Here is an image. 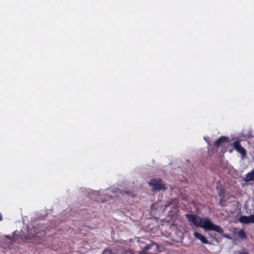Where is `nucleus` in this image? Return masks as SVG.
I'll list each match as a JSON object with an SVG mask.
<instances>
[{
	"mask_svg": "<svg viewBox=\"0 0 254 254\" xmlns=\"http://www.w3.org/2000/svg\"><path fill=\"white\" fill-rule=\"evenodd\" d=\"M200 227L203 228L206 231L213 230L219 234L223 233V229L220 226L214 224L211 220L209 218L202 219Z\"/></svg>",
	"mask_w": 254,
	"mask_h": 254,
	"instance_id": "1",
	"label": "nucleus"
},
{
	"mask_svg": "<svg viewBox=\"0 0 254 254\" xmlns=\"http://www.w3.org/2000/svg\"><path fill=\"white\" fill-rule=\"evenodd\" d=\"M238 254H250L247 251H241L239 252Z\"/></svg>",
	"mask_w": 254,
	"mask_h": 254,
	"instance_id": "12",
	"label": "nucleus"
},
{
	"mask_svg": "<svg viewBox=\"0 0 254 254\" xmlns=\"http://www.w3.org/2000/svg\"><path fill=\"white\" fill-rule=\"evenodd\" d=\"M238 236L241 239L246 238L247 236L245 231L243 230H241L238 233Z\"/></svg>",
	"mask_w": 254,
	"mask_h": 254,
	"instance_id": "9",
	"label": "nucleus"
},
{
	"mask_svg": "<svg viewBox=\"0 0 254 254\" xmlns=\"http://www.w3.org/2000/svg\"><path fill=\"white\" fill-rule=\"evenodd\" d=\"M233 146L236 150L240 153L243 157L246 156V150L242 146L240 142L239 141H235L233 144Z\"/></svg>",
	"mask_w": 254,
	"mask_h": 254,
	"instance_id": "4",
	"label": "nucleus"
},
{
	"mask_svg": "<svg viewBox=\"0 0 254 254\" xmlns=\"http://www.w3.org/2000/svg\"><path fill=\"white\" fill-rule=\"evenodd\" d=\"M239 221L242 223L249 224L254 223V215L249 216H242L239 218Z\"/></svg>",
	"mask_w": 254,
	"mask_h": 254,
	"instance_id": "5",
	"label": "nucleus"
},
{
	"mask_svg": "<svg viewBox=\"0 0 254 254\" xmlns=\"http://www.w3.org/2000/svg\"><path fill=\"white\" fill-rule=\"evenodd\" d=\"M224 237L227 238H230V237L226 234H224V232L221 234Z\"/></svg>",
	"mask_w": 254,
	"mask_h": 254,
	"instance_id": "13",
	"label": "nucleus"
},
{
	"mask_svg": "<svg viewBox=\"0 0 254 254\" xmlns=\"http://www.w3.org/2000/svg\"><path fill=\"white\" fill-rule=\"evenodd\" d=\"M155 245L156 246H157V244H152V245H151V244L148 245H147L146 247H145L144 248V249H143V251H142V253H143V254H146V252L148 250H150V249L151 248V247H152V246Z\"/></svg>",
	"mask_w": 254,
	"mask_h": 254,
	"instance_id": "10",
	"label": "nucleus"
},
{
	"mask_svg": "<svg viewBox=\"0 0 254 254\" xmlns=\"http://www.w3.org/2000/svg\"><path fill=\"white\" fill-rule=\"evenodd\" d=\"M2 220V217L1 214V213L0 212V221Z\"/></svg>",
	"mask_w": 254,
	"mask_h": 254,
	"instance_id": "14",
	"label": "nucleus"
},
{
	"mask_svg": "<svg viewBox=\"0 0 254 254\" xmlns=\"http://www.w3.org/2000/svg\"><path fill=\"white\" fill-rule=\"evenodd\" d=\"M244 180L247 182L254 181V168L251 172L246 174Z\"/></svg>",
	"mask_w": 254,
	"mask_h": 254,
	"instance_id": "8",
	"label": "nucleus"
},
{
	"mask_svg": "<svg viewBox=\"0 0 254 254\" xmlns=\"http://www.w3.org/2000/svg\"><path fill=\"white\" fill-rule=\"evenodd\" d=\"M148 184L153 191H160L166 189L165 185L163 183L161 179H151Z\"/></svg>",
	"mask_w": 254,
	"mask_h": 254,
	"instance_id": "2",
	"label": "nucleus"
},
{
	"mask_svg": "<svg viewBox=\"0 0 254 254\" xmlns=\"http://www.w3.org/2000/svg\"><path fill=\"white\" fill-rule=\"evenodd\" d=\"M226 200L224 199L223 198L220 199V201H219V204L221 206H224L226 205Z\"/></svg>",
	"mask_w": 254,
	"mask_h": 254,
	"instance_id": "11",
	"label": "nucleus"
},
{
	"mask_svg": "<svg viewBox=\"0 0 254 254\" xmlns=\"http://www.w3.org/2000/svg\"><path fill=\"white\" fill-rule=\"evenodd\" d=\"M194 237L199 239L202 243L205 244H209L210 242L207 240V239L202 234H200L197 232H194L193 234Z\"/></svg>",
	"mask_w": 254,
	"mask_h": 254,
	"instance_id": "6",
	"label": "nucleus"
},
{
	"mask_svg": "<svg viewBox=\"0 0 254 254\" xmlns=\"http://www.w3.org/2000/svg\"><path fill=\"white\" fill-rule=\"evenodd\" d=\"M229 141V137L226 136H221L219 137L214 143V145L217 147L221 145L223 143Z\"/></svg>",
	"mask_w": 254,
	"mask_h": 254,
	"instance_id": "7",
	"label": "nucleus"
},
{
	"mask_svg": "<svg viewBox=\"0 0 254 254\" xmlns=\"http://www.w3.org/2000/svg\"><path fill=\"white\" fill-rule=\"evenodd\" d=\"M186 218L188 220L191 222L194 226L196 227H200L202 218L195 215L192 214H186Z\"/></svg>",
	"mask_w": 254,
	"mask_h": 254,
	"instance_id": "3",
	"label": "nucleus"
}]
</instances>
